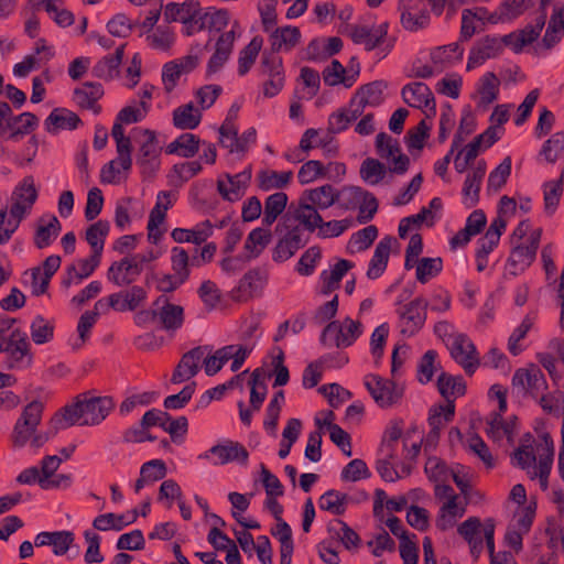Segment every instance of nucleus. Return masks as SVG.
<instances>
[{"mask_svg": "<svg viewBox=\"0 0 564 564\" xmlns=\"http://www.w3.org/2000/svg\"><path fill=\"white\" fill-rule=\"evenodd\" d=\"M204 352V347H196L184 354L173 372L171 381L178 384L192 379L199 370Z\"/></svg>", "mask_w": 564, "mask_h": 564, "instance_id": "nucleus-37", "label": "nucleus"}, {"mask_svg": "<svg viewBox=\"0 0 564 564\" xmlns=\"http://www.w3.org/2000/svg\"><path fill=\"white\" fill-rule=\"evenodd\" d=\"M454 403H447L446 405H441L431 410L429 416L431 432L427 435V442L434 443L437 441L440 431L445 426L447 422L452 420L454 415Z\"/></svg>", "mask_w": 564, "mask_h": 564, "instance_id": "nucleus-61", "label": "nucleus"}, {"mask_svg": "<svg viewBox=\"0 0 564 564\" xmlns=\"http://www.w3.org/2000/svg\"><path fill=\"white\" fill-rule=\"evenodd\" d=\"M251 181V169L231 175L228 173L219 175L217 180V191L219 195L228 202H237L245 195Z\"/></svg>", "mask_w": 564, "mask_h": 564, "instance_id": "nucleus-26", "label": "nucleus"}, {"mask_svg": "<svg viewBox=\"0 0 564 564\" xmlns=\"http://www.w3.org/2000/svg\"><path fill=\"white\" fill-rule=\"evenodd\" d=\"M213 234V225L209 220L197 224L192 229L175 228L171 232V237L178 243L192 242L200 245L206 241Z\"/></svg>", "mask_w": 564, "mask_h": 564, "instance_id": "nucleus-51", "label": "nucleus"}, {"mask_svg": "<svg viewBox=\"0 0 564 564\" xmlns=\"http://www.w3.org/2000/svg\"><path fill=\"white\" fill-rule=\"evenodd\" d=\"M394 242L395 239L392 237H384L378 242L367 270L369 279L376 280L383 274Z\"/></svg>", "mask_w": 564, "mask_h": 564, "instance_id": "nucleus-44", "label": "nucleus"}, {"mask_svg": "<svg viewBox=\"0 0 564 564\" xmlns=\"http://www.w3.org/2000/svg\"><path fill=\"white\" fill-rule=\"evenodd\" d=\"M463 56L464 48L457 42L435 47L430 54L431 62L441 72L448 66L459 63Z\"/></svg>", "mask_w": 564, "mask_h": 564, "instance_id": "nucleus-50", "label": "nucleus"}, {"mask_svg": "<svg viewBox=\"0 0 564 564\" xmlns=\"http://www.w3.org/2000/svg\"><path fill=\"white\" fill-rule=\"evenodd\" d=\"M376 149L379 156L391 164V172L404 174L408 171L410 159L401 153V148L397 139L381 132L376 138Z\"/></svg>", "mask_w": 564, "mask_h": 564, "instance_id": "nucleus-23", "label": "nucleus"}, {"mask_svg": "<svg viewBox=\"0 0 564 564\" xmlns=\"http://www.w3.org/2000/svg\"><path fill=\"white\" fill-rule=\"evenodd\" d=\"M516 465L527 471L531 479H538L543 491L549 489V476L554 459V444L543 434L534 445H521L513 454Z\"/></svg>", "mask_w": 564, "mask_h": 564, "instance_id": "nucleus-2", "label": "nucleus"}, {"mask_svg": "<svg viewBox=\"0 0 564 564\" xmlns=\"http://www.w3.org/2000/svg\"><path fill=\"white\" fill-rule=\"evenodd\" d=\"M202 121L200 109L194 107L193 102L178 106L173 110V124L182 130H193Z\"/></svg>", "mask_w": 564, "mask_h": 564, "instance_id": "nucleus-57", "label": "nucleus"}, {"mask_svg": "<svg viewBox=\"0 0 564 564\" xmlns=\"http://www.w3.org/2000/svg\"><path fill=\"white\" fill-rule=\"evenodd\" d=\"M400 22L410 32H419L430 25L431 17L424 0H399Z\"/></svg>", "mask_w": 564, "mask_h": 564, "instance_id": "nucleus-21", "label": "nucleus"}, {"mask_svg": "<svg viewBox=\"0 0 564 564\" xmlns=\"http://www.w3.org/2000/svg\"><path fill=\"white\" fill-rule=\"evenodd\" d=\"M364 384L373 401L381 409H389L399 404L403 398L404 388L394 380L384 379L378 375L369 373L364 378Z\"/></svg>", "mask_w": 564, "mask_h": 564, "instance_id": "nucleus-8", "label": "nucleus"}, {"mask_svg": "<svg viewBox=\"0 0 564 564\" xmlns=\"http://www.w3.org/2000/svg\"><path fill=\"white\" fill-rule=\"evenodd\" d=\"M506 43L503 36L486 35L479 39L470 48L467 65V70L475 69L488 59L496 58L502 54Z\"/></svg>", "mask_w": 564, "mask_h": 564, "instance_id": "nucleus-19", "label": "nucleus"}, {"mask_svg": "<svg viewBox=\"0 0 564 564\" xmlns=\"http://www.w3.org/2000/svg\"><path fill=\"white\" fill-rule=\"evenodd\" d=\"M206 30L209 34L226 32L227 26L231 28V23L237 21L231 18L229 10L224 8L208 7L204 9Z\"/></svg>", "mask_w": 564, "mask_h": 564, "instance_id": "nucleus-58", "label": "nucleus"}, {"mask_svg": "<svg viewBox=\"0 0 564 564\" xmlns=\"http://www.w3.org/2000/svg\"><path fill=\"white\" fill-rule=\"evenodd\" d=\"M43 409L44 405L40 401H32L24 406L14 425L13 437L15 444L23 446L33 436L42 420Z\"/></svg>", "mask_w": 564, "mask_h": 564, "instance_id": "nucleus-22", "label": "nucleus"}, {"mask_svg": "<svg viewBox=\"0 0 564 564\" xmlns=\"http://www.w3.org/2000/svg\"><path fill=\"white\" fill-rule=\"evenodd\" d=\"M37 187L33 176H25L14 187L11 195V206L9 215L17 220L20 225L21 220L25 218L32 210L33 205L37 199Z\"/></svg>", "mask_w": 564, "mask_h": 564, "instance_id": "nucleus-14", "label": "nucleus"}, {"mask_svg": "<svg viewBox=\"0 0 564 564\" xmlns=\"http://www.w3.org/2000/svg\"><path fill=\"white\" fill-rule=\"evenodd\" d=\"M62 231V224L54 214H44L35 223L33 243L37 249L50 247Z\"/></svg>", "mask_w": 564, "mask_h": 564, "instance_id": "nucleus-33", "label": "nucleus"}, {"mask_svg": "<svg viewBox=\"0 0 564 564\" xmlns=\"http://www.w3.org/2000/svg\"><path fill=\"white\" fill-rule=\"evenodd\" d=\"M124 45L117 47L116 52L111 55L102 57L95 66L94 74L98 78L105 80H112L119 75V67L123 58Z\"/></svg>", "mask_w": 564, "mask_h": 564, "instance_id": "nucleus-55", "label": "nucleus"}, {"mask_svg": "<svg viewBox=\"0 0 564 564\" xmlns=\"http://www.w3.org/2000/svg\"><path fill=\"white\" fill-rule=\"evenodd\" d=\"M100 258L91 253L88 258L79 259L66 268L65 276L62 281L64 288L78 285L83 280L89 278L100 263Z\"/></svg>", "mask_w": 564, "mask_h": 564, "instance_id": "nucleus-38", "label": "nucleus"}, {"mask_svg": "<svg viewBox=\"0 0 564 564\" xmlns=\"http://www.w3.org/2000/svg\"><path fill=\"white\" fill-rule=\"evenodd\" d=\"M199 62V55L188 54L164 64L162 68V84L164 90L166 93L173 91L181 77L193 72L198 66Z\"/></svg>", "mask_w": 564, "mask_h": 564, "instance_id": "nucleus-25", "label": "nucleus"}, {"mask_svg": "<svg viewBox=\"0 0 564 564\" xmlns=\"http://www.w3.org/2000/svg\"><path fill=\"white\" fill-rule=\"evenodd\" d=\"M536 318V313H528L521 323L513 329L508 338V350L510 354L518 356L523 351L524 345L522 344V340L527 337L530 330L534 329Z\"/></svg>", "mask_w": 564, "mask_h": 564, "instance_id": "nucleus-54", "label": "nucleus"}, {"mask_svg": "<svg viewBox=\"0 0 564 564\" xmlns=\"http://www.w3.org/2000/svg\"><path fill=\"white\" fill-rule=\"evenodd\" d=\"M487 172V164L484 160L474 163L467 171L464 186L462 189L463 204L470 208L479 200V192L482 180Z\"/></svg>", "mask_w": 564, "mask_h": 564, "instance_id": "nucleus-32", "label": "nucleus"}, {"mask_svg": "<svg viewBox=\"0 0 564 564\" xmlns=\"http://www.w3.org/2000/svg\"><path fill=\"white\" fill-rule=\"evenodd\" d=\"M248 456V452L242 445L237 442L225 441L212 446L198 458L209 460L214 466H220L232 462L246 464Z\"/></svg>", "mask_w": 564, "mask_h": 564, "instance_id": "nucleus-24", "label": "nucleus"}, {"mask_svg": "<svg viewBox=\"0 0 564 564\" xmlns=\"http://www.w3.org/2000/svg\"><path fill=\"white\" fill-rule=\"evenodd\" d=\"M564 31V6H555L549 20L547 28L541 42H538L533 50L538 55H545L561 40Z\"/></svg>", "mask_w": 564, "mask_h": 564, "instance_id": "nucleus-30", "label": "nucleus"}, {"mask_svg": "<svg viewBox=\"0 0 564 564\" xmlns=\"http://www.w3.org/2000/svg\"><path fill=\"white\" fill-rule=\"evenodd\" d=\"M301 196L304 198V202L315 206L318 210L328 209L338 200L337 188L330 184L306 189Z\"/></svg>", "mask_w": 564, "mask_h": 564, "instance_id": "nucleus-47", "label": "nucleus"}, {"mask_svg": "<svg viewBox=\"0 0 564 564\" xmlns=\"http://www.w3.org/2000/svg\"><path fill=\"white\" fill-rule=\"evenodd\" d=\"M354 43L364 45L367 51H372L386 43L388 23L383 22L371 28L367 25H352L349 32Z\"/></svg>", "mask_w": 564, "mask_h": 564, "instance_id": "nucleus-31", "label": "nucleus"}, {"mask_svg": "<svg viewBox=\"0 0 564 564\" xmlns=\"http://www.w3.org/2000/svg\"><path fill=\"white\" fill-rule=\"evenodd\" d=\"M304 241L302 240L299 229L290 230L283 238L275 245L272 253V259L275 262H284L292 258L295 252L302 248Z\"/></svg>", "mask_w": 564, "mask_h": 564, "instance_id": "nucleus-52", "label": "nucleus"}, {"mask_svg": "<svg viewBox=\"0 0 564 564\" xmlns=\"http://www.w3.org/2000/svg\"><path fill=\"white\" fill-rule=\"evenodd\" d=\"M458 533L469 543L474 552H480L485 541L489 554H492L495 550V521L492 519L481 522L478 518H468L458 527Z\"/></svg>", "mask_w": 564, "mask_h": 564, "instance_id": "nucleus-10", "label": "nucleus"}, {"mask_svg": "<svg viewBox=\"0 0 564 564\" xmlns=\"http://www.w3.org/2000/svg\"><path fill=\"white\" fill-rule=\"evenodd\" d=\"M359 76L358 68H345L337 59L323 70L324 83L328 86L343 85L346 88L351 87Z\"/></svg>", "mask_w": 564, "mask_h": 564, "instance_id": "nucleus-43", "label": "nucleus"}, {"mask_svg": "<svg viewBox=\"0 0 564 564\" xmlns=\"http://www.w3.org/2000/svg\"><path fill=\"white\" fill-rule=\"evenodd\" d=\"M29 4L35 9L43 7L51 19L61 28L70 26L75 21L74 14L58 6L57 0H29Z\"/></svg>", "mask_w": 564, "mask_h": 564, "instance_id": "nucleus-56", "label": "nucleus"}, {"mask_svg": "<svg viewBox=\"0 0 564 564\" xmlns=\"http://www.w3.org/2000/svg\"><path fill=\"white\" fill-rule=\"evenodd\" d=\"M437 388L448 403H453L455 399L464 395L466 391V384L462 377H454L445 372L438 376Z\"/></svg>", "mask_w": 564, "mask_h": 564, "instance_id": "nucleus-62", "label": "nucleus"}, {"mask_svg": "<svg viewBox=\"0 0 564 564\" xmlns=\"http://www.w3.org/2000/svg\"><path fill=\"white\" fill-rule=\"evenodd\" d=\"M271 238L272 235L269 228L257 227L252 229L245 240V259L252 260L258 258L270 243Z\"/></svg>", "mask_w": 564, "mask_h": 564, "instance_id": "nucleus-49", "label": "nucleus"}, {"mask_svg": "<svg viewBox=\"0 0 564 564\" xmlns=\"http://www.w3.org/2000/svg\"><path fill=\"white\" fill-rule=\"evenodd\" d=\"M39 124V119L31 112L14 116L9 104L0 102V135L18 141L31 133Z\"/></svg>", "mask_w": 564, "mask_h": 564, "instance_id": "nucleus-7", "label": "nucleus"}, {"mask_svg": "<svg viewBox=\"0 0 564 564\" xmlns=\"http://www.w3.org/2000/svg\"><path fill=\"white\" fill-rule=\"evenodd\" d=\"M204 348L205 351H207V347ZM253 348L254 343L252 341L227 345L217 349L210 356H207V354L204 352L202 365L204 366V370L207 376H214L226 362L231 360L230 369L236 372L242 367Z\"/></svg>", "mask_w": 564, "mask_h": 564, "instance_id": "nucleus-4", "label": "nucleus"}, {"mask_svg": "<svg viewBox=\"0 0 564 564\" xmlns=\"http://www.w3.org/2000/svg\"><path fill=\"white\" fill-rule=\"evenodd\" d=\"M513 389L519 394L538 398L546 388V381L542 371L535 367L518 369L512 377Z\"/></svg>", "mask_w": 564, "mask_h": 564, "instance_id": "nucleus-28", "label": "nucleus"}, {"mask_svg": "<svg viewBox=\"0 0 564 564\" xmlns=\"http://www.w3.org/2000/svg\"><path fill=\"white\" fill-rule=\"evenodd\" d=\"M109 230L110 225L107 220H98L87 228L85 238L91 248V253L101 257Z\"/></svg>", "mask_w": 564, "mask_h": 564, "instance_id": "nucleus-64", "label": "nucleus"}, {"mask_svg": "<svg viewBox=\"0 0 564 564\" xmlns=\"http://www.w3.org/2000/svg\"><path fill=\"white\" fill-rule=\"evenodd\" d=\"M426 307L427 302L422 297H417L402 307L399 315L403 335L412 336L424 325Z\"/></svg>", "mask_w": 564, "mask_h": 564, "instance_id": "nucleus-29", "label": "nucleus"}, {"mask_svg": "<svg viewBox=\"0 0 564 564\" xmlns=\"http://www.w3.org/2000/svg\"><path fill=\"white\" fill-rule=\"evenodd\" d=\"M153 305L156 307L158 323L167 332H176L184 322V310L182 306L169 302L160 296Z\"/></svg>", "mask_w": 564, "mask_h": 564, "instance_id": "nucleus-34", "label": "nucleus"}, {"mask_svg": "<svg viewBox=\"0 0 564 564\" xmlns=\"http://www.w3.org/2000/svg\"><path fill=\"white\" fill-rule=\"evenodd\" d=\"M147 297L148 293L142 286L133 285L98 300L94 308L101 313H106L109 308L117 312L135 311L145 302Z\"/></svg>", "mask_w": 564, "mask_h": 564, "instance_id": "nucleus-12", "label": "nucleus"}, {"mask_svg": "<svg viewBox=\"0 0 564 564\" xmlns=\"http://www.w3.org/2000/svg\"><path fill=\"white\" fill-rule=\"evenodd\" d=\"M240 23L239 21H234L231 23V29L217 36L214 45V52L207 62V76L217 74L223 69L232 54L236 40L240 37Z\"/></svg>", "mask_w": 564, "mask_h": 564, "instance_id": "nucleus-13", "label": "nucleus"}, {"mask_svg": "<svg viewBox=\"0 0 564 564\" xmlns=\"http://www.w3.org/2000/svg\"><path fill=\"white\" fill-rule=\"evenodd\" d=\"M449 438L452 442H454L455 440L459 441L464 448L469 453L476 455L485 464L487 468L494 467V456L491 455L488 446L479 435L475 433H469L466 437H463L458 429H452L449 431Z\"/></svg>", "mask_w": 564, "mask_h": 564, "instance_id": "nucleus-36", "label": "nucleus"}, {"mask_svg": "<svg viewBox=\"0 0 564 564\" xmlns=\"http://www.w3.org/2000/svg\"><path fill=\"white\" fill-rule=\"evenodd\" d=\"M349 502L350 498L347 494L330 489L319 497L318 507L334 516H341L346 512Z\"/></svg>", "mask_w": 564, "mask_h": 564, "instance_id": "nucleus-60", "label": "nucleus"}, {"mask_svg": "<svg viewBox=\"0 0 564 564\" xmlns=\"http://www.w3.org/2000/svg\"><path fill=\"white\" fill-rule=\"evenodd\" d=\"M402 98L410 107L422 110L430 120L436 115V102L430 87L421 82L406 84L401 91Z\"/></svg>", "mask_w": 564, "mask_h": 564, "instance_id": "nucleus-17", "label": "nucleus"}, {"mask_svg": "<svg viewBox=\"0 0 564 564\" xmlns=\"http://www.w3.org/2000/svg\"><path fill=\"white\" fill-rule=\"evenodd\" d=\"M176 200L175 193L171 191H161L156 195L155 205L150 212L147 225L148 240L158 245L164 234L162 226L164 224L166 212L174 205Z\"/></svg>", "mask_w": 564, "mask_h": 564, "instance_id": "nucleus-15", "label": "nucleus"}, {"mask_svg": "<svg viewBox=\"0 0 564 564\" xmlns=\"http://www.w3.org/2000/svg\"><path fill=\"white\" fill-rule=\"evenodd\" d=\"M545 13H538L532 22L527 24L523 29L503 35L506 46L514 53H521L525 47L538 41L543 28L545 26Z\"/></svg>", "mask_w": 564, "mask_h": 564, "instance_id": "nucleus-16", "label": "nucleus"}, {"mask_svg": "<svg viewBox=\"0 0 564 564\" xmlns=\"http://www.w3.org/2000/svg\"><path fill=\"white\" fill-rule=\"evenodd\" d=\"M138 510L133 509L121 514L102 513L93 521V527L99 531H121L123 528L134 523L138 519Z\"/></svg>", "mask_w": 564, "mask_h": 564, "instance_id": "nucleus-45", "label": "nucleus"}, {"mask_svg": "<svg viewBox=\"0 0 564 564\" xmlns=\"http://www.w3.org/2000/svg\"><path fill=\"white\" fill-rule=\"evenodd\" d=\"M82 123L80 118L67 108H55L44 121V128L50 134L65 130H75Z\"/></svg>", "mask_w": 564, "mask_h": 564, "instance_id": "nucleus-39", "label": "nucleus"}, {"mask_svg": "<svg viewBox=\"0 0 564 564\" xmlns=\"http://www.w3.org/2000/svg\"><path fill=\"white\" fill-rule=\"evenodd\" d=\"M354 267V263L346 259L338 260L328 270L319 274V292L323 295H329L339 288V283L345 274Z\"/></svg>", "mask_w": 564, "mask_h": 564, "instance_id": "nucleus-41", "label": "nucleus"}, {"mask_svg": "<svg viewBox=\"0 0 564 564\" xmlns=\"http://www.w3.org/2000/svg\"><path fill=\"white\" fill-rule=\"evenodd\" d=\"M301 39L300 29L292 25L276 28L270 34V43L274 52H289L301 42Z\"/></svg>", "mask_w": 564, "mask_h": 564, "instance_id": "nucleus-46", "label": "nucleus"}, {"mask_svg": "<svg viewBox=\"0 0 564 564\" xmlns=\"http://www.w3.org/2000/svg\"><path fill=\"white\" fill-rule=\"evenodd\" d=\"M434 495L442 502L436 525L445 531L452 529L466 512V502L449 485L434 486Z\"/></svg>", "mask_w": 564, "mask_h": 564, "instance_id": "nucleus-5", "label": "nucleus"}, {"mask_svg": "<svg viewBox=\"0 0 564 564\" xmlns=\"http://www.w3.org/2000/svg\"><path fill=\"white\" fill-rule=\"evenodd\" d=\"M497 11H489L485 7H475L465 9L462 12L460 36L465 40L470 39L479 28L486 24H499Z\"/></svg>", "mask_w": 564, "mask_h": 564, "instance_id": "nucleus-27", "label": "nucleus"}, {"mask_svg": "<svg viewBox=\"0 0 564 564\" xmlns=\"http://www.w3.org/2000/svg\"><path fill=\"white\" fill-rule=\"evenodd\" d=\"M541 235L542 230H536L531 235V243L519 242L512 245L513 247L507 261V269L511 274L518 275L532 264L540 245Z\"/></svg>", "mask_w": 564, "mask_h": 564, "instance_id": "nucleus-20", "label": "nucleus"}, {"mask_svg": "<svg viewBox=\"0 0 564 564\" xmlns=\"http://www.w3.org/2000/svg\"><path fill=\"white\" fill-rule=\"evenodd\" d=\"M269 274L262 269H252L248 271L239 281L237 286V299L247 300L261 296L267 286Z\"/></svg>", "mask_w": 564, "mask_h": 564, "instance_id": "nucleus-35", "label": "nucleus"}, {"mask_svg": "<svg viewBox=\"0 0 564 564\" xmlns=\"http://www.w3.org/2000/svg\"><path fill=\"white\" fill-rule=\"evenodd\" d=\"M102 94L104 90L99 84L87 83L74 90L73 100L78 107L98 113L100 107L97 105V101Z\"/></svg>", "mask_w": 564, "mask_h": 564, "instance_id": "nucleus-53", "label": "nucleus"}, {"mask_svg": "<svg viewBox=\"0 0 564 564\" xmlns=\"http://www.w3.org/2000/svg\"><path fill=\"white\" fill-rule=\"evenodd\" d=\"M101 311H86L78 319L76 332L69 335L67 345L72 350L82 349L90 338L91 329L97 323L98 315Z\"/></svg>", "mask_w": 564, "mask_h": 564, "instance_id": "nucleus-42", "label": "nucleus"}, {"mask_svg": "<svg viewBox=\"0 0 564 564\" xmlns=\"http://www.w3.org/2000/svg\"><path fill=\"white\" fill-rule=\"evenodd\" d=\"M115 403L110 397H84L51 420L52 427L63 430L73 425L94 426L100 424L112 411Z\"/></svg>", "mask_w": 564, "mask_h": 564, "instance_id": "nucleus-1", "label": "nucleus"}, {"mask_svg": "<svg viewBox=\"0 0 564 564\" xmlns=\"http://www.w3.org/2000/svg\"><path fill=\"white\" fill-rule=\"evenodd\" d=\"M364 327L359 321L350 317L333 321L327 324L322 333V341L325 345H334L337 348L351 346L362 334Z\"/></svg>", "mask_w": 564, "mask_h": 564, "instance_id": "nucleus-9", "label": "nucleus"}, {"mask_svg": "<svg viewBox=\"0 0 564 564\" xmlns=\"http://www.w3.org/2000/svg\"><path fill=\"white\" fill-rule=\"evenodd\" d=\"M131 169L132 160L126 166L120 162V158H116L102 166L100 181L105 184H120L128 178Z\"/></svg>", "mask_w": 564, "mask_h": 564, "instance_id": "nucleus-63", "label": "nucleus"}, {"mask_svg": "<svg viewBox=\"0 0 564 564\" xmlns=\"http://www.w3.org/2000/svg\"><path fill=\"white\" fill-rule=\"evenodd\" d=\"M383 82H373L359 88L351 98L349 105L332 113L328 119L329 129L333 132H341L348 126L362 116L365 108L379 106L383 101Z\"/></svg>", "mask_w": 564, "mask_h": 564, "instance_id": "nucleus-3", "label": "nucleus"}, {"mask_svg": "<svg viewBox=\"0 0 564 564\" xmlns=\"http://www.w3.org/2000/svg\"><path fill=\"white\" fill-rule=\"evenodd\" d=\"M502 413H492L487 420L486 433L495 442L501 441L506 437L509 442H512L516 433L517 419L511 417L508 421L502 419Z\"/></svg>", "mask_w": 564, "mask_h": 564, "instance_id": "nucleus-48", "label": "nucleus"}, {"mask_svg": "<svg viewBox=\"0 0 564 564\" xmlns=\"http://www.w3.org/2000/svg\"><path fill=\"white\" fill-rule=\"evenodd\" d=\"M133 132L134 138L140 143L137 164L144 177H153L161 165L159 140L152 130L137 128Z\"/></svg>", "mask_w": 564, "mask_h": 564, "instance_id": "nucleus-6", "label": "nucleus"}, {"mask_svg": "<svg viewBox=\"0 0 564 564\" xmlns=\"http://www.w3.org/2000/svg\"><path fill=\"white\" fill-rule=\"evenodd\" d=\"M2 344L4 345V351L9 356L10 368L24 369L31 365L30 343L23 329L9 334V336L2 339Z\"/></svg>", "mask_w": 564, "mask_h": 564, "instance_id": "nucleus-18", "label": "nucleus"}, {"mask_svg": "<svg viewBox=\"0 0 564 564\" xmlns=\"http://www.w3.org/2000/svg\"><path fill=\"white\" fill-rule=\"evenodd\" d=\"M445 345L449 350L451 357L467 375H473L476 371L480 360L474 343L467 335L451 333L445 339Z\"/></svg>", "mask_w": 564, "mask_h": 564, "instance_id": "nucleus-11", "label": "nucleus"}, {"mask_svg": "<svg viewBox=\"0 0 564 564\" xmlns=\"http://www.w3.org/2000/svg\"><path fill=\"white\" fill-rule=\"evenodd\" d=\"M292 171L263 170L257 175L260 189L269 192L285 187L292 180Z\"/></svg>", "mask_w": 564, "mask_h": 564, "instance_id": "nucleus-59", "label": "nucleus"}, {"mask_svg": "<svg viewBox=\"0 0 564 564\" xmlns=\"http://www.w3.org/2000/svg\"><path fill=\"white\" fill-rule=\"evenodd\" d=\"M140 274L138 264L133 262L131 257H126L110 265L107 279L117 286H126L133 283Z\"/></svg>", "mask_w": 564, "mask_h": 564, "instance_id": "nucleus-40", "label": "nucleus"}]
</instances>
